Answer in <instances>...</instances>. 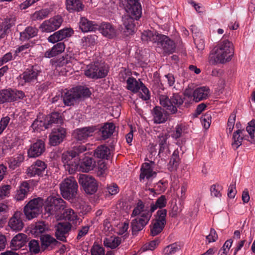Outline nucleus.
<instances>
[{
  "label": "nucleus",
  "instance_id": "nucleus-1",
  "mask_svg": "<svg viewBox=\"0 0 255 255\" xmlns=\"http://www.w3.org/2000/svg\"><path fill=\"white\" fill-rule=\"evenodd\" d=\"M234 54L232 42L227 39H222L211 51L209 61L212 64H224L232 60Z\"/></svg>",
  "mask_w": 255,
  "mask_h": 255
},
{
  "label": "nucleus",
  "instance_id": "nucleus-2",
  "mask_svg": "<svg viewBox=\"0 0 255 255\" xmlns=\"http://www.w3.org/2000/svg\"><path fill=\"white\" fill-rule=\"evenodd\" d=\"M152 213L151 208L149 209L147 205L138 201L131 214V217H134L131 222L132 232L137 233L142 230L148 223Z\"/></svg>",
  "mask_w": 255,
  "mask_h": 255
},
{
  "label": "nucleus",
  "instance_id": "nucleus-3",
  "mask_svg": "<svg viewBox=\"0 0 255 255\" xmlns=\"http://www.w3.org/2000/svg\"><path fill=\"white\" fill-rule=\"evenodd\" d=\"M141 38L142 41H150L157 43L158 50L164 54H170L175 49V44L168 36L158 33H142Z\"/></svg>",
  "mask_w": 255,
  "mask_h": 255
},
{
  "label": "nucleus",
  "instance_id": "nucleus-4",
  "mask_svg": "<svg viewBox=\"0 0 255 255\" xmlns=\"http://www.w3.org/2000/svg\"><path fill=\"white\" fill-rule=\"evenodd\" d=\"M139 0H126L125 9L128 15L123 17L124 25L128 30L134 32L135 24L134 19H139L141 15V6Z\"/></svg>",
  "mask_w": 255,
  "mask_h": 255
},
{
  "label": "nucleus",
  "instance_id": "nucleus-5",
  "mask_svg": "<svg viewBox=\"0 0 255 255\" xmlns=\"http://www.w3.org/2000/svg\"><path fill=\"white\" fill-rule=\"evenodd\" d=\"M79 27L82 32H92L96 30L103 32L112 31L115 30L114 26L110 23L102 22L98 24L90 21L85 17H81L79 22Z\"/></svg>",
  "mask_w": 255,
  "mask_h": 255
},
{
  "label": "nucleus",
  "instance_id": "nucleus-6",
  "mask_svg": "<svg viewBox=\"0 0 255 255\" xmlns=\"http://www.w3.org/2000/svg\"><path fill=\"white\" fill-rule=\"evenodd\" d=\"M60 190L62 197L68 200L75 198L78 191V184L72 177L67 178L60 184Z\"/></svg>",
  "mask_w": 255,
  "mask_h": 255
},
{
  "label": "nucleus",
  "instance_id": "nucleus-7",
  "mask_svg": "<svg viewBox=\"0 0 255 255\" xmlns=\"http://www.w3.org/2000/svg\"><path fill=\"white\" fill-rule=\"evenodd\" d=\"M127 89L134 93L139 92V97L144 101L150 98L148 89L140 80H137L133 77L128 78L127 80Z\"/></svg>",
  "mask_w": 255,
  "mask_h": 255
},
{
  "label": "nucleus",
  "instance_id": "nucleus-8",
  "mask_svg": "<svg viewBox=\"0 0 255 255\" xmlns=\"http://www.w3.org/2000/svg\"><path fill=\"white\" fill-rule=\"evenodd\" d=\"M43 200L37 198L30 200L24 207V213L28 220L36 218L42 212Z\"/></svg>",
  "mask_w": 255,
  "mask_h": 255
},
{
  "label": "nucleus",
  "instance_id": "nucleus-9",
  "mask_svg": "<svg viewBox=\"0 0 255 255\" xmlns=\"http://www.w3.org/2000/svg\"><path fill=\"white\" fill-rule=\"evenodd\" d=\"M47 201L45 211L49 215H56L59 211L65 208V202L61 198L49 197Z\"/></svg>",
  "mask_w": 255,
  "mask_h": 255
},
{
  "label": "nucleus",
  "instance_id": "nucleus-10",
  "mask_svg": "<svg viewBox=\"0 0 255 255\" xmlns=\"http://www.w3.org/2000/svg\"><path fill=\"white\" fill-rule=\"evenodd\" d=\"M78 180L86 193L93 194L97 191L98 184L96 180L92 176L82 174L80 175Z\"/></svg>",
  "mask_w": 255,
  "mask_h": 255
},
{
  "label": "nucleus",
  "instance_id": "nucleus-11",
  "mask_svg": "<svg viewBox=\"0 0 255 255\" xmlns=\"http://www.w3.org/2000/svg\"><path fill=\"white\" fill-rule=\"evenodd\" d=\"M107 73V70L97 62L88 65L84 72L85 75L87 77L95 79L105 77Z\"/></svg>",
  "mask_w": 255,
  "mask_h": 255
},
{
  "label": "nucleus",
  "instance_id": "nucleus-12",
  "mask_svg": "<svg viewBox=\"0 0 255 255\" xmlns=\"http://www.w3.org/2000/svg\"><path fill=\"white\" fill-rule=\"evenodd\" d=\"M62 161L64 168L70 174H73L76 171H79V165L77 160L69 154L64 152L62 155Z\"/></svg>",
  "mask_w": 255,
  "mask_h": 255
},
{
  "label": "nucleus",
  "instance_id": "nucleus-13",
  "mask_svg": "<svg viewBox=\"0 0 255 255\" xmlns=\"http://www.w3.org/2000/svg\"><path fill=\"white\" fill-rule=\"evenodd\" d=\"M41 72L39 67L32 66L30 69H27L20 76V80L21 84L25 83L34 82L37 81V76Z\"/></svg>",
  "mask_w": 255,
  "mask_h": 255
},
{
  "label": "nucleus",
  "instance_id": "nucleus-14",
  "mask_svg": "<svg viewBox=\"0 0 255 255\" xmlns=\"http://www.w3.org/2000/svg\"><path fill=\"white\" fill-rule=\"evenodd\" d=\"M63 19L60 16H56L45 20L40 25L41 30L45 32H53L61 25Z\"/></svg>",
  "mask_w": 255,
  "mask_h": 255
},
{
  "label": "nucleus",
  "instance_id": "nucleus-15",
  "mask_svg": "<svg viewBox=\"0 0 255 255\" xmlns=\"http://www.w3.org/2000/svg\"><path fill=\"white\" fill-rule=\"evenodd\" d=\"M47 165L45 163L41 160H37L35 162L27 168L26 173L29 177L36 175H41L45 171Z\"/></svg>",
  "mask_w": 255,
  "mask_h": 255
},
{
  "label": "nucleus",
  "instance_id": "nucleus-16",
  "mask_svg": "<svg viewBox=\"0 0 255 255\" xmlns=\"http://www.w3.org/2000/svg\"><path fill=\"white\" fill-rule=\"evenodd\" d=\"M22 213L21 212L16 211L9 219L8 226L11 230L18 232L23 229L24 224L22 220Z\"/></svg>",
  "mask_w": 255,
  "mask_h": 255
},
{
  "label": "nucleus",
  "instance_id": "nucleus-17",
  "mask_svg": "<svg viewBox=\"0 0 255 255\" xmlns=\"http://www.w3.org/2000/svg\"><path fill=\"white\" fill-rule=\"evenodd\" d=\"M96 130V128L94 126L78 128L74 130L73 135L78 140L84 142L88 137L93 136Z\"/></svg>",
  "mask_w": 255,
  "mask_h": 255
},
{
  "label": "nucleus",
  "instance_id": "nucleus-18",
  "mask_svg": "<svg viewBox=\"0 0 255 255\" xmlns=\"http://www.w3.org/2000/svg\"><path fill=\"white\" fill-rule=\"evenodd\" d=\"M66 135L65 129L63 128H54L49 135V143L52 146L60 144Z\"/></svg>",
  "mask_w": 255,
  "mask_h": 255
},
{
  "label": "nucleus",
  "instance_id": "nucleus-19",
  "mask_svg": "<svg viewBox=\"0 0 255 255\" xmlns=\"http://www.w3.org/2000/svg\"><path fill=\"white\" fill-rule=\"evenodd\" d=\"M45 144L42 140H38L31 145L27 151L28 156L30 158L36 157L41 155L45 151Z\"/></svg>",
  "mask_w": 255,
  "mask_h": 255
},
{
  "label": "nucleus",
  "instance_id": "nucleus-20",
  "mask_svg": "<svg viewBox=\"0 0 255 255\" xmlns=\"http://www.w3.org/2000/svg\"><path fill=\"white\" fill-rule=\"evenodd\" d=\"M210 95V90L207 86H202L196 88L193 93V100L198 102L207 99Z\"/></svg>",
  "mask_w": 255,
  "mask_h": 255
},
{
  "label": "nucleus",
  "instance_id": "nucleus-21",
  "mask_svg": "<svg viewBox=\"0 0 255 255\" xmlns=\"http://www.w3.org/2000/svg\"><path fill=\"white\" fill-rule=\"evenodd\" d=\"M71 230V225L67 223H59L56 226L55 235L57 239L65 242L66 235Z\"/></svg>",
  "mask_w": 255,
  "mask_h": 255
},
{
  "label": "nucleus",
  "instance_id": "nucleus-22",
  "mask_svg": "<svg viewBox=\"0 0 255 255\" xmlns=\"http://www.w3.org/2000/svg\"><path fill=\"white\" fill-rule=\"evenodd\" d=\"M245 130L238 129L236 130L233 134L232 147L234 149H237L242 144L243 139H247L248 137L245 135Z\"/></svg>",
  "mask_w": 255,
  "mask_h": 255
},
{
  "label": "nucleus",
  "instance_id": "nucleus-23",
  "mask_svg": "<svg viewBox=\"0 0 255 255\" xmlns=\"http://www.w3.org/2000/svg\"><path fill=\"white\" fill-rule=\"evenodd\" d=\"M27 236L23 233H18L11 240L10 246L13 250H17L23 247L26 242Z\"/></svg>",
  "mask_w": 255,
  "mask_h": 255
},
{
  "label": "nucleus",
  "instance_id": "nucleus-24",
  "mask_svg": "<svg viewBox=\"0 0 255 255\" xmlns=\"http://www.w3.org/2000/svg\"><path fill=\"white\" fill-rule=\"evenodd\" d=\"M78 99L79 95L77 94L76 88H74L65 93L63 97V102L65 105L71 106Z\"/></svg>",
  "mask_w": 255,
  "mask_h": 255
},
{
  "label": "nucleus",
  "instance_id": "nucleus-25",
  "mask_svg": "<svg viewBox=\"0 0 255 255\" xmlns=\"http://www.w3.org/2000/svg\"><path fill=\"white\" fill-rule=\"evenodd\" d=\"M79 171L83 172H88L94 169L95 162L92 157L85 156L79 162Z\"/></svg>",
  "mask_w": 255,
  "mask_h": 255
},
{
  "label": "nucleus",
  "instance_id": "nucleus-26",
  "mask_svg": "<svg viewBox=\"0 0 255 255\" xmlns=\"http://www.w3.org/2000/svg\"><path fill=\"white\" fill-rule=\"evenodd\" d=\"M65 44L59 42L54 45L50 49L47 50L44 53V57L50 58L62 53L65 50Z\"/></svg>",
  "mask_w": 255,
  "mask_h": 255
},
{
  "label": "nucleus",
  "instance_id": "nucleus-27",
  "mask_svg": "<svg viewBox=\"0 0 255 255\" xmlns=\"http://www.w3.org/2000/svg\"><path fill=\"white\" fill-rule=\"evenodd\" d=\"M140 172L139 177L140 181L144 178L149 179L151 177L156 175V173L153 171L150 164L146 162L142 164Z\"/></svg>",
  "mask_w": 255,
  "mask_h": 255
},
{
  "label": "nucleus",
  "instance_id": "nucleus-28",
  "mask_svg": "<svg viewBox=\"0 0 255 255\" xmlns=\"http://www.w3.org/2000/svg\"><path fill=\"white\" fill-rule=\"evenodd\" d=\"M29 189V184L24 181L20 184L19 189L16 191L14 199L17 201H21L25 199Z\"/></svg>",
  "mask_w": 255,
  "mask_h": 255
},
{
  "label": "nucleus",
  "instance_id": "nucleus-29",
  "mask_svg": "<svg viewBox=\"0 0 255 255\" xmlns=\"http://www.w3.org/2000/svg\"><path fill=\"white\" fill-rule=\"evenodd\" d=\"M159 101L161 105L170 113L175 114L177 112V109L176 106L172 104L171 99H169L166 95H160L159 96Z\"/></svg>",
  "mask_w": 255,
  "mask_h": 255
},
{
  "label": "nucleus",
  "instance_id": "nucleus-30",
  "mask_svg": "<svg viewBox=\"0 0 255 255\" xmlns=\"http://www.w3.org/2000/svg\"><path fill=\"white\" fill-rule=\"evenodd\" d=\"M64 218L74 225L79 224L81 220L76 212L71 208L65 209L63 213Z\"/></svg>",
  "mask_w": 255,
  "mask_h": 255
},
{
  "label": "nucleus",
  "instance_id": "nucleus-31",
  "mask_svg": "<svg viewBox=\"0 0 255 255\" xmlns=\"http://www.w3.org/2000/svg\"><path fill=\"white\" fill-rule=\"evenodd\" d=\"M152 115L154 123H163L166 121L167 119L166 115L163 113L162 109L159 107H156L154 108Z\"/></svg>",
  "mask_w": 255,
  "mask_h": 255
},
{
  "label": "nucleus",
  "instance_id": "nucleus-32",
  "mask_svg": "<svg viewBox=\"0 0 255 255\" xmlns=\"http://www.w3.org/2000/svg\"><path fill=\"white\" fill-rule=\"evenodd\" d=\"M110 150L107 146L102 145L99 146L94 152L95 157L101 159H108L110 155Z\"/></svg>",
  "mask_w": 255,
  "mask_h": 255
},
{
  "label": "nucleus",
  "instance_id": "nucleus-33",
  "mask_svg": "<svg viewBox=\"0 0 255 255\" xmlns=\"http://www.w3.org/2000/svg\"><path fill=\"white\" fill-rule=\"evenodd\" d=\"M115 127L113 123H106L100 129L101 136L104 139L108 138L113 134Z\"/></svg>",
  "mask_w": 255,
  "mask_h": 255
},
{
  "label": "nucleus",
  "instance_id": "nucleus-34",
  "mask_svg": "<svg viewBox=\"0 0 255 255\" xmlns=\"http://www.w3.org/2000/svg\"><path fill=\"white\" fill-rule=\"evenodd\" d=\"M66 7L70 11L82 10L84 5L79 0H66Z\"/></svg>",
  "mask_w": 255,
  "mask_h": 255
},
{
  "label": "nucleus",
  "instance_id": "nucleus-35",
  "mask_svg": "<svg viewBox=\"0 0 255 255\" xmlns=\"http://www.w3.org/2000/svg\"><path fill=\"white\" fill-rule=\"evenodd\" d=\"M121 240L119 237L112 236L104 239V245L105 247L115 249L121 244Z\"/></svg>",
  "mask_w": 255,
  "mask_h": 255
},
{
  "label": "nucleus",
  "instance_id": "nucleus-36",
  "mask_svg": "<svg viewBox=\"0 0 255 255\" xmlns=\"http://www.w3.org/2000/svg\"><path fill=\"white\" fill-rule=\"evenodd\" d=\"M165 224L162 222L154 220L150 226V234L152 236H155L159 234L163 229Z\"/></svg>",
  "mask_w": 255,
  "mask_h": 255
},
{
  "label": "nucleus",
  "instance_id": "nucleus-37",
  "mask_svg": "<svg viewBox=\"0 0 255 255\" xmlns=\"http://www.w3.org/2000/svg\"><path fill=\"white\" fill-rule=\"evenodd\" d=\"M51 11V9L48 8L36 11L32 15V19L34 20H42L46 18L49 15Z\"/></svg>",
  "mask_w": 255,
  "mask_h": 255
},
{
  "label": "nucleus",
  "instance_id": "nucleus-38",
  "mask_svg": "<svg viewBox=\"0 0 255 255\" xmlns=\"http://www.w3.org/2000/svg\"><path fill=\"white\" fill-rule=\"evenodd\" d=\"M246 130L248 132L249 135L247 136L248 137L247 140L251 143L255 141V120H252L249 122L248 126L246 127Z\"/></svg>",
  "mask_w": 255,
  "mask_h": 255
},
{
  "label": "nucleus",
  "instance_id": "nucleus-39",
  "mask_svg": "<svg viewBox=\"0 0 255 255\" xmlns=\"http://www.w3.org/2000/svg\"><path fill=\"white\" fill-rule=\"evenodd\" d=\"M179 159V152L178 150H175L169 162L168 169L170 171H173L176 169L178 166Z\"/></svg>",
  "mask_w": 255,
  "mask_h": 255
},
{
  "label": "nucleus",
  "instance_id": "nucleus-40",
  "mask_svg": "<svg viewBox=\"0 0 255 255\" xmlns=\"http://www.w3.org/2000/svg\"><path fill=\"white\" fill-rule=\"evenodd\" d=\"M24 157L22 154H18L11 157L8 161L9 167L11 168L14 169L15 167L19 166L20 164L23 161Z\"/></svg>",
  "mask_w": 255,
  "mask_h": 255
},
{
  "label": "nucleus",
  "instance_id": "nucleus-41",
  "mask_svg": "<svg viewBox=\"0 0 255 255\" xmlns=\"http://www.w3.org/2000/svg\"><path fill=\"white\" fill-rule=\"evenodd\" d=\"M48 226L45 224L44 222H41L37 223L34 228L32 231V233L34 234L36 236H38L43 233L48 231Z\"/></svg>",
  "mask_w": 255,
  "mask_h": 255
},
{
  "label": "nucleus",
  "instance_id": "nucleus-42",
  "mask_svg": "<svg viewBox=\"0 0 255 255\" xmlns=\"http://www.w3.org/2000/svg\"><path fill=\"white\" fill-rule=\"evenodd\" d=\"M40 240L42 248H43L44 249L51 245L55 244L57 242L53 237L49 235H41L40 236Z\"/></svg>",
  "mask_w": 255,
  "mask_h": 255
},
{
  "label": "nucleus",
  "instance_id": "nucleus-43",
  "mask_svg": "<svg viewBox=\"0 0 255 255\" xmlns=\"http://www.w3.org/2000/svg\"><path fill=\"white\" fill-rule=\"evenodd\" d=\"M180 250V247L176 243L172 244L164 248L163 255H173Z\"/></svg>",
  "mask_w": 255,
  "mask_h": 255
},
{
  "label": "nucleus",
  "instance_id": "nucleus-44",
  "mask_svg": "<svg viewBox=\"0 0 255 255\" xmlns=\"http://www.w3.org/2000/svg\"><path fill=\"white\" fill-rule=\"evenodd\" d=\"M166 204L167 200L165 196L164 195H161L157 199L155 204H151L150 208L151 212H153L158 208H162L165 207Z\"/></svg>",
  "mask_w": 255,
  "mask_h": 255
},
{
  "label": "nucleus",
  "instance_id": "nucleus-45",
  "mask_svg": "<svg viewBox=\"0 0 255 255\" xmlns=\"http://www.w3.org/2000/svg\"><path fill=\"white\" fill-rule=\"evenodd\" d=\"M186 127L183 124H178L175 128L171 135L173 138L177 139L186 132Z\"/></svg>",
  "mask_w": 255,
  "mask_h": 255
},
{
  "label": "nucleus",
  "instance_id": "nucleus-46",
  "mask_svg": "<svg viewBox=\"0 0 255 255\" xmlns=\"http://www.w3.org/2000/svg\"><path fill=\"white\" fill-rule=\"evenodd\" d=\"M68 36H70L69 33H53L48 37V41L51 43H54Z\"/></svg>",
  "mask_w": 255,
  "mask_h": 255
},
{
  "label": "nucleus",
  "instance_id": "nucleus-47",
  "mask_svg": "<svg viewBox=\"0 0 255 255\" xmlns=\"http://www.w3.org/2000/svg\"><path fill=\"white\" fill-rule=\"evenodd\" d=\"M10 89H2L0 91V104L11 102Z\"/></svg>",
  "mask_w": 255,
  "mask_h": 255
},
{
  "label": "nucleus",
  "instance_id": "nucleus-48",
  "mask_svg": "<svg viewBox=\"0 0 255 255\" xmlns=\"http://www.w3.org/2000/svg\"><path fill=\"white\" fill-rule=\"evenodd\" d=\"M158 143L160 146L159 152L163 151L167 146V140L168 135L166 133H161L158 136Z\"/></svg>",
  "mask_w": 255,
  "mask_h": 255
},
{
  "label": "nucleus",
  "instance_id": "nucleus-49",
  "mask_svg": "<svg viewBox=\"0 0 255 255\" xmlns=\"http://www.w3.org/2000/svg\"><path fill=\"white\" fill-rule=\"evenodd\" d=\"M87 150V147L84 145H80L74 146L72 150L65 152V153H69L71 156L76 157L79 154Z\"/></svg>",
  "mask_w": 255,
  "mask_h": 255
},
{
  "label": "nucleus",
  "instance_id": "nucleus-50",
  "mask_svg": "<svg viewBox=\"0 0 255 255\" xmlns=\"http://www.w3.org/2000/svg\"><path fill=\"white\" fill-rule=\"evenodd\" d=\"M236 118V114L234 113L231 114L230 116L229 117L227 127V132L228 134H231L233 131V130L234 128Z\"/></svg>",
  "mask_w": 255,
  "mask_h": 255
},
{
  "label": "nucleus",
  "instance_id": "nucleus-51",
  "mask_svg": "<svg viewBox=\"0 0 255 255\" xmlns=\"http://www.w3.org/2000/svg\"><path fill=\"white\" fill-rule=\"evenodd\" d=\"M97 36L95 35H90L86 37H84L82 39L83 46L85 47H91L94 46L96 44Z\"/></svg>",
  "mask_w": 255,
  "mask_h": 255
},
{
  "label": "nucleus",
  "instance_id": "nucleus-52",
  "mask_svg": "<svg viewBox=\"0 0 255 255\" xmlns=\"http://www.w3.org/2000/svg\"><path fill=\"white\" fill-rule=\"evenodd\" d=\"M48 125H45L42 121L36 120L31 125L34 130H43L48 128Z\"/></svg>",
  "mask_w": 255,
  "mask_h": 255
},
{
  "label": "nucleus",
  "instance_id": "nucleus-53",
  "mask_svg": "<svg viewBox=\"0 0 255 255\" xmlns=\"http://www.w3.org/2000/svg\"><path fill=\"white\" fill-rule=\"evenodd\" d=\"M11 187L9 185H3L0 186V199H3L9 196Z\"/></svg>",
  "mask_w": 255,
  "mask_h": 255
},
{
  "label": "nucleus",
  "instance_id": "nucleus-54",
  "mask_svg": "<svg viewBox=\"0 0 255 255\" xmlns=\"http://www.w3.org/2000/svg\"><path fill=\"white\" fill-rule=\"evenodd\" d=\"M48 121L49 122L48 125L52 123L61 124L62 119L59 113H53L49 116Z\"/></svg>",
  "mask_w": 255,
  "mask_h": 255
},
{
  "label": "nucleus",
  "instance_id": "nucleus-55",
  "mask_svg": "<svg viewBox=\"0 0 255 255\" xmlns=\"http://www.w3.org/2000/svg\"><path fill=\"white\" fill-rule=\"evenodd\" d=\"M79 98L88 97L91 95V92L88 88L80 86L75 88Z\"/></svg>",
  "mask_w": 255,
  "mask_h": 255
},
{
  "label": "nucleus",
  "instance_id": "nucleus-56",
  "mask_svg": "<svg viewBox=\"0 0 255 255\" xmlns=\"http://www.w3.org/2000/svg\"><path fill=\"white\" fill-rule=\"evenodd\" d=\"M11 102L22 99L25 97L24 93L21 91L12 90L10 89Z\"/></svg>",
  "mask_w": 255,
  "mask_h": 255
},
{
  "label": "nucleus",
  "instance_id": "nucleus-57",
  "mask_svg": "<svg viewBox=\"0 0 255 255\" xmlns=\"http://www.w3.org/2000/svg\"><path fill=\"white\" fill-rule=\"evenodd\" d=\"M171 101L172 105L178 107L183 103V100L178 94H173L171 97Z\"/></svg>",
  "mask_w": 255,
  "mask_h": 255
},
{
  "label": "nucleus",
  "instance_id": "nucleus-58",
  "mask_svg": "<svg viewBox=\"0 0 255 255\" xmlns=\"http://www.w3.org/2000/svg\"><path fill=\"white\" fill-rule=\"evenodd\" d=\"M91 255H104L105 251L103 247L94 244L91 249Z\"/></svg>",
  "mask_w": 255,
  "mask_h": 255
},
{
  "label": "nucleus",
  "instance_id": "nucleus-59",
  "mask_svg": "<svg viewBox=\"0 0 255 255\" xmlns=\"http://www.w3.org/2000/svg\"><path fill=\"white\" fill-rule=\"evenodd\" d=\"M29 250L31 253L37 254L40 251V246L38 241L33 240L29 243Z\"/></svg>",
  "mask_w": 255,
  "mask_h": 255
},
{
  "label": "nucleus",
  "instance_id": "nucleus-60",
  "mask_svg": "<svg viewBox=\"0 0 255 255\" xmlns=\"http://www.w3.org/2000/svg\"><path fill=\"white\" fill-rule=\"evenodd\" d=\"M218 235L214 229H211L209 234L206 237V242L208 244L215 242L218 239Z\"/></svg>",
  "mask_w": 255,
  "mask_h": 255
},
{
  "label": "nucleus",
  "instance_id": "nucleus-61",
  "mask_svg": "<svg viewBox=\"0 0 255 255\" xmlns=\"http://www.w3.org/2000/svg\"><path fill=\"white\" fill-rule=\"evenodd\" d=\"M167 214V211L165 209L160 210L157 212V218L155 220L158 221L162 222L164 224L166 223L165 217Z\"/></svg>",
  "mask_w": 255,
  "mask_h": 255
},
{
  "label": "nucleus",
  "instance_id": "nucleus-62",
  "mask_svg": "<svg viewBox=\"0 0 255 255\" xmlns=\"http://www.w3.org/2000/svg\"><path fill=\"white\" fill-rule=\"evenodd\" d=\"M129 223L128 222L122 223L118 226V234L123 235L126 233L128 229Z\"/></svg>",
  "mask_w": 255,
  "mask_h": 255
},
{
  "label": "nucleus",
  "instance_id": "nucleus-63",
  "mask_svg": "<svg viewBox=\"0 0 255 255\" xmlns=\"http://www.w3.org/2000/svg\"><path fill=\"white\" fill-rule=\"evenodd\" d=\"M10 118L5 117L2 118L0 121V134L3 132L9 122Z\"/></svg>",
  "mask_w": 255,
  "mask_h": 255
},
{
  "label": "nucleus",
  "instance_id": "nucleus-64",
  "mask_svg": "<svg viewBox=\"0 0 255 255\" xmlns=\"http://www.w3.org/2000/svg\"><path fill=\"white\" fill-rule=\"evenodd\" d=\"M160 241L159 240H155L150 242L148 245H146L144 247L146 250H154L158 245Z\"/></svg>",
  "mask_w": 255,
  "mask_h": 255
}]
</instances>
